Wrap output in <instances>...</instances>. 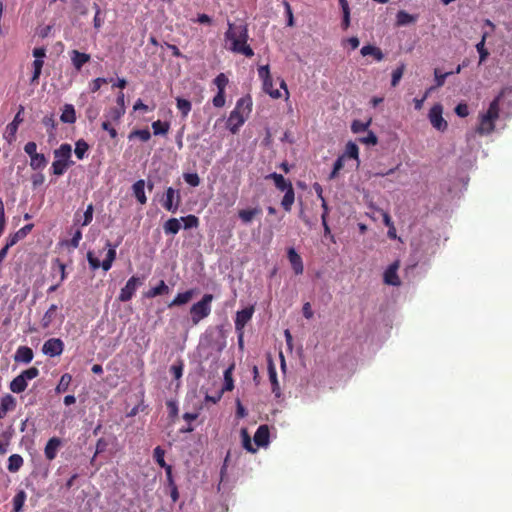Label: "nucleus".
<instances>
[{
    "instance_id": "f257e3e1",
    "label": "nucleus",
    "mask_w": 512,
    "mask_h": 512,
    "mask_svg": "<svg viewBox=\"0 0 512 512\" xmlns=\"http://www.w3.org/2000/svg\"><path fill=\"white\" fill-rule=\"evenodd\" d=\"M249 39L248 27L246 24L235 25L228 22V29L224 33L226 49L232 53L241 54L247 58L254 56V51L247 43Z\"/></svg>"
},
{
    "instance_id": "f03ea898",
    "label": "nucleus",
    "mask_w": 512,
    "mask_h": 512,
    "mask_svg": "<svg viewBox=\"0 0 512 512\" xmlns=\"http://www.w3.org/2000/svg\"><path fill=\"white\" fill-rule=\"evenodd\" d=\"M252 101L251 98L242 97L237 100L235 108L230 112L227 119V129L232 133L236 134L240 127L245 123L246 118L244 116L245 110L247 114L251 112Z\"/></svg>"
},
{
    "instance_id": "7ed1b4c3",
    "label": "nucleus",
    "mask_w": 512,
    "mask_h": 512,
    "mask_svg": "<svg viewBox=\"0 0 512 512\" xmlns=\"http://www.w3.org/2000/svg\"><path fill=\"white\" fill-rule=\"evenodd\" d=\"M212 294H204L202 299L194 303L190 308V319L193 325H197L201 320L208 317L211 313Z\"/></svg>"
},
{
    "instance_id": "20e7f679",
    "label": "nucleus",
    "mask_w": 512,
    "mask_h": 512,
    "mask_svg": "<svg viewBox=\"0 0 512 512\" xmlns=\"http://www.w3.org/2000/svg\"><path fill=\"white\" fill-rule=\"evenodd\" d=\"M40 371L37 367H30L22 371L9 384V388L13 393L19 394L26 390L28 381L38 377Z\"/></svg>"
},
{
    "instance_id": "39448f33",
    "label": "nucleus",
    "mask_w": 512,
    "mask_h": 512,
    "mask_svg": "<svg viewBox=\"0 0 512 512\" xmlns=\"http://www.w3.org/2000/svg\"><path fill=\"white\" fill-rule=\"evenodd\" d=\"M181 203L180 191L173 187H168L165 192V197L162 201V206L169 212L175 213Z\"/></svg>"
},
{
    "instance_id": "423d86ee",
    "label": "nucleus",
    "mask_w": 512,
    "mask_h": 512,
    "mask_svg": "<svg viewBox=\"0 0 512 512\" xmlns=\"http://www.w3.org/2000/svg\"><path fill=\"white\" fill-rule=\"evenodd\" d=\"M443 107L441 104H434L429 111V120L432 126L438 131H445L448 127L447 121L442 116Z\"/></svg>"
},
{
    "instance_id": "0eeeda50",
    "label": "nucleus",
    "mask_w": 512,
    "mask_h": 512,
    "mask_svg": "<svg viewBox=\"0 0 512 512\" xmlns=\"http://www.w3.org/2000/svg\"><path fill=\"white\" fill-rule=\"evenodd\" d=\"M142 285V279L137 276H132L128 279L125 286L121 289L118 300L120 302H128L134 296L137 288Z\"/></svg>"
},
{
    "instance_id": "6e6552de",
    "label": "nucleus",
    "mask_w": 512,
    "mask_h": 512,
    "mask_svg": "<svg viewBox=\"0 0 512 512\" xmlns=\"http://www.w3.org/2000/svg\"><path fill=\"white\" fill-rule=\"evenodd\" d=\"M64 351V342L60 338H50L42 346V353L49 357L60 356Z\"/></svg>"
},
{
    "instance_id": "1a4fd4ad",
    "label": "nucleus",
    "mask_w": 512,
    "mask_h": 512,
    "mask_svg": "<svg viewBox=\"0 0 512 512\" xmlns=\"http://www.w3.org/2000/svg\"><path fill=\"white\" fill-rule=\"evenodd\" d=\"M346 159H352V140H348L345 145V150L334 162L333 169L330 173L329 178H335L338 172L344 167V161Z\"/></svg>"
},
{
    "instance_id": "9d476101",
    "label": "nucleus",
    "mask_w": 512,
    "mask_h": 512,
    "mask_svg": "<svg viewBox=\"0 0 512 512\" xmlns=\"http://www.w3.org/2000/svg\"><path fill=\"white\" fill-rule=\"evenodd\" d=\"M254 313V307H246L240 311H237L235 317V330L240 331L243 330L245 325L252 319Z\"/></svg>"
},
{
    "instance_id": "9b49d317",
    "label": "nucleus",
    "mask_w": 512,
    "mask_h": 512,
    "mask_svg": "<svg viewBox=\"0 0 512 512\" xmlns=\"http://www.w3.org/2000/svg\"><path fill=\"white\" fill-rule=\"evenodd\" d=\"M287 258L295 275H301L304 271L303 260L294 247L287 248Z\"/></svg>"
},
{
    "instance_id": "f8f14e48",
    "label": "nucleus",
    "mask_w": 512,
    "mask_h": 512,
    "mask_svg": "<svg viewBox=\"0 0 512 512\" xmlns=\"http://www.w3.org/2000/svg\"><path fill=\"white\" fill-rule=\"evenodd\" d=\"M69 56L72 66L77 71H81L82 67L91 60L90 54L78 50H71Z\"/></svg>"
},
{
    "instance_id": "ddd939ff",
    "label": "nucleus",
    "mask_w": 512,
    "mask_h": 512,
    "mask_svg": "<svg viewBox=\"0 0 512 512\" xmlns=\"http://www.w3.org/2000/svg\"><path fill=\"white\" fill-rule=\"evenodd\" d=\"M399 268V261L393 262L384 272V283L392 286H399L401 281L397 274Z\"/></svg>"
},
{
    "instance_id": "4468645a",
    "label": "nucleus",
    "mask_w": 512,
    "mask_h": 512,
    "mask_svg": "<svg viewBox=\"0 0 512 512\" xmlns=\"http://www.w3.org/2000/svg\"><path fill=\"white\" fill-rule=\"evenodd\" d=\"M62 445V440L58 437H52L48 440L44 448V455L47 460L52 461L56 458L57 452Z\"/></svg>"
},
{
    "instance_id": "2eb2a0df",
    "label": "nucleus",
    "mask_w": 512,
    "mask_h": 512,
    "mask_svg": "<svg viewBox=\"0 0 512 512\" xmlns=\"http://www.w3.org/2000/svg\"><path fill=\"white\" fill-rule=\"evenodd\" d=\"M34 357L33 350L28 346H19L14 354V361L17 363L29 364Z\"/></svg>"
},
{
    "instance_id": "dca6fc26",
    "label": "nucleus",
    "mask_w": 512,
    "mask_h": 512,
    "mask_svg": "<svg viewBox=\"0 0 512 512\" xmlns=\"http://www.w3.org/2000/svg\"><path fill=\"white\" fill-rule=\"evenodd\" d=\"M93 212H94V206L92 203H90L83 215L81 216L79 211H77L74 215V225H81V226H87L89 225L93 220Z\"/></svg>"
},
{
    "instance_id": "f3484780",
    "label": "nucleus",
    "mask_w": 512,
    "mask_h": 512,
    "mask_svg": "<svg viewBox=\"0 0 512 512\" xmlns=\"http://www.w3.org/2000/svg\"><path fill=\"white\" fill-rule=\"evenodd\" d=\"M72 155V147L68 143H63L59 148L54 150V157L56 160H61L64 162H69L74 165V161L71 160Z\"/></svg>"
},
{
    "instance_id": "a211bd4d",
    "label": "nucleus",
    "mask_w": 512,
    "mask_h": 512,
    "mask_svg": "<svg viewBox=\"0 0 512 512\" xmlns=\"http://www.w3.org/2000/svg\"><path fill=\"white\" fill-rule=\"evenodd\" d=\"M16 407V399L11 394H5L0 399V419L4 418L9 411Z\"/></svg>"
},
{
    "instance_id": "6ab92c4d",
    "label": "nucleus",
    "mask_w": 512,
    "mask_h": 512,
    "mask_svg": "<svg viewBox=\"0 0 512 512\" xmlns=\"http://www.w3.org/2000/svg\"><path fill=\"white\" fill-rule=\"evenodd\" d=\"M269 428L267 425H260L255 434L254 442L258 447H264L269 444Z\"/></svg>"
},
{
    "instance_id": "aec40b11",
    "label": "nucleus",
    "mask_w": 512,
    "mask_h": 512,
    "mask_svg": "<svg viewBox=\"0 0 512 512\" xmlns=\"http://www.w3.org/2000/svg\"><path fill=\"white\" fill-rule=\"evenodd\" d=\"M33 224H26L22 228H20L18 231H16L14 234H11L7 238L8 246H14L18 241L25 238L33 229Z\"/></svg>"
},
{
    "instance_id": "412c9836",
    "label": "nucleus",
    "mask_w": 512,
    "mask_h": 512,
    "mask_svg": "<svg viewBox=\"0 0 512 512\" xmlns=\"http://www.w3.org/2000/svg\"><path fill=\"white\" fill-rule=\"evenodd\" d=\"M266 179H271L274 181V184H275V187L280 190V191H287L288 189H290V187H293L292 186V183L285 179L283 177V175L281 174H278L276 172H273V173H270L269 175L266 176Z\"/></svg>"
},
{
    "instance_id": "4be33fe9",
    "label": "nucleus",
    "mask_w": 512,
    "mask_h": 512,
    "mask_svg": "<svg viewBox=\"0 0 512 512\" xmlns=\"http://www.w3.org/2000/svg\"><path fill=\"white\" fill-rule=\"evenodd\" d=\"M145 185L146 184H145V181L143 179L137 180L132 185L133 195L135 196V198L137 199V201L140 204H145L147 202V197L145 195Z\"/></svg>"
},
{
    "instance_id": "5701e85b",
    "label": "nucleus",
    "mask_w": 512,
    "mask_h": 512,
    "mask_svg": "<svg viewBox=\"0 0 512 512\" xmlns=\"http://www.w3.org/2000/svg\"><path fill=\"white\" fill-rule=\"evenodd\" d=\"M418 19V15H412L406 12L405 10H400L396 14V26H406L412 23H415Z\"/></svg>"
},
{
    "instance_id": "b1692460",
    "label": "nucleus",
    "mask_w": 512,
    "mask_h": 512,
    "mask_svg": "<svg viewBox=\"0 0 512 512\" xmlns=\"http://www.w3.org/2000/svg\"><path fill=\"white\" fill-rule=\"evenodd\" d=\"M194 290H187L182 293H178L175 298L168 304V307L171 308L173 306H182L187 304L193 297Z\"/></svg>"
},
{
    "instance_id": "393cba45",
    "label": "nucleus",
    "mask_w": 512,
    "mask_h": 512,
    "mask_svg": "<svg viewBox=\"0 0 512 512\" xmlns=\"http://www.w3.org/2000/svg\"><path fill=\"white\" fill-rule=\"evenodd\" d=\"M268 375L272 386V392L275 394L276 397H279L281 393L279 383L277 380V372L271 360L268 363Z\"/></svg>"
},
{
    "instance_id": "a878e982",
    "label": "nucleus",
    "mask_w": 512,
    "mask_h": 512,
    "mask_svg": "<svg viewBox=\"0 0 512 512\" xmlns=\"http://www.w3.org/2000/svg\"><path fill=\"white\" fill-rule=\"evenodd\" d=\"M360 52L364 57L372 56L373 59L377 62H380L384 58V54L382 53L381 49L373 45L363 46Z\"/></svg>"
},
{
    "instance_id": "bb28decb",
    "label": "nucleus",
    "mask_w": 512,
    "mask_h": 512,
    "mask_svg": "<svg viewBox=\"0 0 512 512\" xmlns=\"http://www.w3.org/2000/svg\"><path fill=\"white\" fill-rule=\"evenodd\" d=\"M63 123L73 124L76 122V112L72 104H65L60 116Z\"/></svg>"
},
{
    "instance_id": "cd10ccee",
    "label": "nucleus",
    "mask_w": 512,
    "mask_h": 512,
    "mask_svg": "<svg viewBox=\"0 0 512 512\" xmlns=\"http://www.w3.org/2000/svg\"><path fill=\"white\" fill-rule=\"evenodd\" d=\"M261 212L262 210L260 207L242 209L238 212V217L244 224H249L253 220V218L261 214Z\"/></svg>"
},
{
    "instance_id": "c85d7f7f",
    "label": "nucleus",
    "mask_w": 512,
    "mask_h": 512,
    "mask_svg": "<svg viewBox=\"0 0 512 512\" xmlns=\"http://www.w3.org/2000/svg\"><path fill=\"white\" fill-rule=\"evenodd\" d=\"M57 310L58 306L56 304H51L47 311L44 313L41 319V326L43 329H47L51 326L53 320L55 319Z\"/></svg>"
},
{
    "instance_id": "c756f323",
    "label": "nucleus",
    "mask_w": 512,
    "mask_h": 512,
    "mask_svg": "<svg viewBox=\"0 0 512 512\" xmlns=\"http://www.w3.org/2000/svg\"><path fill=\"white\" fill-rule=\"evenodd\" d=\"M169 292V287L165 283V281L161 280L159 284L155 287H152L148 291L144 293L146 298H154L159 295L167 294Z\"/></svg>"
},
{
    "instance_id": "7c9ffc66",
    "label": "nucleus",
    "mask_w": 512,
    "mask_h": 512,
    "mask_svg": "<svg viewBox=\"0 0 512 512\" xmlns=\"http://www.w3.org/2000/svg\"><path fill=\"white\" fill-rule=\"evenodd\" d=\"M180 229V220L177 218H170L163 225V230L166 235H176Z\"/></svg>"
},
{
    "instance_id": "2f4dec72",
    "label": "nucleus",
    "mask_w": 512,
    "mask_h": 512,
    "mask_svg": "<svg viewBox=\"0 0 512 512\" xmlns=\"http://www.w3.org/2000/svg\"><path fill=\"white\" fill-rule=\"evenodd\" d=\"M495 129V121L488 119L485 115L481 116L479 127L477 131L479 134H490Z\"/></svg>"
},
{
    "instance_id": "473e14b6",
    "label": "nucleus",
    "mask_w": 512,
    "mask_h": 512,
    "mask_svg": "<svg viewBox=\"0 0 512 512\" xmlns=\"http://www.w3.org/2000/svg\"><path fill=\"white\" fill-rule=\"evenodd\" d=\"M503 92L497 96L489 105L487 112L484 114L488 119L496 121L499 117V103Z\"/></svg>"
},
{
    "instance_id": "72a5a7b5",
    "label": "nucleus",
    "mask_w": 512,
    "mask_h": 512,
    "mask_svg": "<svg viewBox=\"0 0 512 512\" xmlns=\"http://www.w3.org/2000/svg\"><path fill=\"white\" fill-rule=\"evenodd\" d=\"M503 92L497 96L489 105L487 112L484 114L488 119L496 121L499 117V103Z\"/></svg>"
},
{
    "instance_id": "f704fd0d",
    "label": "nucleus",
    "mask_w": 512,
    "mask_h": 512,
    "mask_svg": "<svg viewBox=\"0 0 512 512\" xmlns=\"http://www.w3.org/2000/svg\"><path fill=\"white\" fill-rule=\"evenodd\" d=\"M48 160L44 154L38 153L30 158V167L33 170H41L47 166Z\"/></svg>"
},
{
    "instance_id": "c9c22d12",
    "label": "nucleus",
    "mask_w": 512,
    "mask_h": 512,
    "mask_svg": "<svg viewBox=\"0 0 512 512\" xmlns=\"http://www.w3.org/2000/svg\"><path fill=\"white\" fill-rule=\"evenodd\" d=\"M294 200H295L294 188L290 187V189L285 191V194H284V196L282 198V201H281V206L283 207V209L285 211L290 212L291 208H292V205L294 203Z\"/></svg>"
},
{
    "instance_id": "e433bc0d",
    "label": "nucleus",
    "mask_w": 512,
    "mask_h": 512,
    "mask_svg": "<svg viewBox=\"0 0 512 512\" xmlns=\"http://www.w3.org/2000/svg\"><path fill=\"white\" fill-rule=\"evenodd\" d=\"M22 465H23V458H22L21 455H19V454H12L8 458L7 469L10 472L15 473V472L19 471V469L22 467Z\"/></svg>"
},
{
    "instance_id": "4c0bfd02",
    "label": "nucleus",
    "mask_w": 512,
    "mask_h": 512,
    "mask_svg": "<svg viewBox=\"0 0 512 512\" xmlns=\"http://www.w3.org/2000/svg\"><path fill=\"white\" fill-rule=\"evenodd\" d=\"M176 106L180 111L182 118H186L192 109V104L189 100L181 97L176 98Z\"/></svg>"
},
{
    "instance_id": "58836bf2",
    "label": "nucleus",
    "mask_w": 512,
    "mask_h": 512,
    "mask_svg": "<svg viewBox=\"0 0 512 512\" xmlns=\"http://www.w3.org/2000/svg\"><path fill=\"white\" fill-rule=\"evenodd\" d=\"M26 493L24 490H20L13 497V510L12 512H21L26 500Z\"/></svg>"
},
{
    "instance_id": "ea45409f",
    "label": "nucleus",
    "mask_w": 512,
    "mask_h": 512,
    "mask_svg": "<svg viewBox=\"0 0 512 512\" xmlns=\"http://www.w3.org/2000/svg\"><path fill=\"white\" fill-rule=\"evenodd\" d=\"M88 150L89 145L84 139H79L78 141H76L74 153L79 160L85 158Z\"/></svg>"
},
{
    "instance_id": "a19ab883",
    "label": "nucleus",
    "mask_w": 512,
    "mask_h": 512,
    "mask_svg": "<svg viewBox=\"0 0 512 512\" xmlns=\"http://www.w3.org/2000/svg\"><path fill=\"white\" fill-rule=\"evenodd\" d=\"M263 82V90L265 93H267L270 97L274 99H278L281 97V93L278 89L273 88V80L272 77L265 79Z\"/></svg>"
},
{
    "instance_id": "79ce46f5",
    "label": "nucleus",
    "mask_w": 512,
    "mask_h": 512,
    "mask_svg": "<svg viewBox=\"0 0 512 512\" xmlns=\"http://www.w3.org/2000/svg\"><path fill=\"white\" fill-rule=\"evenodd\" d=\"M70 166H72V164H70L69 162H64V161L55 159V161L52 163V166H51L52 173L56 176H61L66 172V170Z\"/></svg>"
},
{
    "instance_id": "37998d69",
    "label": "nucleus",
    "mask_w": 512,
    "mask_h": 512,
    "mask_svg": "<svg viewBox=\"0 0 512 512\" xmlns=\"http://www.w3.org/2000/svg\"><path fill=\"white\" fill-rule=\"evenodd\" d=\"M339 4L343 11L342 28L347 29L350 26V7L347 0H339Z\"/></svg>"
},
{
    "instance_id": "c03bdc74",
    "label": "nucleus",
    "mask_w": 512,
    "mask_h": 512,
    "mask_svg": "<svg viewBox=\"0 0 512 512\" xmlns=\"http://www.w3.org/2000/svg\"><path fill=\"white\" fill-rule=\"evenodd\" d=\"M72 381V376L68 373H65L61 376L58 385L55 388L56 393H64L69 389L70 383Z\"/></svg>"
},
{
    "instance_id": "a18cd8bd",
    "label": "nucleus",
    "mask_w": 512,
    "mask_h": 512,
    "mask_svg": "<svg viewBox=\"0 0 512 512\" xmlns=\"http://www.w3.org/2000/svg\"><path fill=\"white\" fill-rule=\"evenodd\" d=\"M122 237H120L114 244L111 243L109 240L106 241L105 247L108 249L106 258L107 260H110L112 262L116 259V248L121 244Z\"/></svg>"
},
{
    "instance_id": "49530a36",
    "label": "nucleus",
    "mask_w": 512,
    "mask_h": 512,
    "mask_svg": "<svg viewBox=\"0 0 512 512\" xmlns=\"http://www.w3.org/2000/svg\"><path fill=\"white\" fill-rule=\"evenodd\" d=\"M152 129L154 135H166L170 129V124L168 122H162L160 120L154 121L152 123Z\"/></svg>"
},
{
    "instance_id": "de8ad7c7",
    "label": "nucleus",
    "mask_w": 512,
    "mask_h": 512,
    "mask_svg": "<svg viewBox=\"0 0 512 512\" xmlns=\"http://www.w3.org/2000/svg\"><path fill=\"white\" fill-rule=\"evenodd\" d=\"M486 34L482 36L479 43L476 44L477 52L479 53V65L486 61L489 56V51L485 48Z\"/></svg>"
},
{
    "instance_id": "09e8293b",
    "label": "nucleus",
    "mask_w": 512,
    "mask_h": 512,
    "mask_svg": "<svg viewBox=\"0 0 512 512\" xmlns=\"http://www.w3.org/2000/svg\"><path fill=\"white\" fill-rule=\"evenodd\" d=\"M134 137L139 138L142 142H147L151 138V133L148 128L138 129L132 131L128 136L130 140L133 139Z\"/></svg>"
},
{
    "instance_id": "8fccbe9b",
    "label": "nucleus",
    "mask_w": 512,
    "mask_h": 512,
    "mask_svg": "<svg viewBox=\"0 0 512 512\" xmlns=\"http://www.w3.org/2000/svg\"><path fill=\"white\" fill-rule=\"evenodd\" d=\"M125 111H126L125 108L113 107V108H110L106 117L108 118V120H112L114 122H119L121 117L125 114Z\"/></svg>"
},
{
    "instance_id": "3c124183",
    "label": "nucleus",
    "mask_w": 512,
    "mask_h": 512,
    "mask_svg": "<svg viewBox=\"0 0 512 512\" xmlns=\"http://www.w3.org/2000/svg\"><path fill=\"white\" fill-rule=\"evenodd\" d=\"M184 223V229L196 228L199 225V219L195 215H187L180 218Z\"/></svg>"
},
{
    "instance_id": "603ef678",
    "label": "nucleus",
    "mask_w": 512,
    "mask_h": 512,
    "mask_svg": "<svg viewBox=\"0 0 512 512\" xmlns=\"http://www.w3.org/2000/svg\"><path fill=\"white\" fill-rule=\"evenodd\" d=\"M218 91L225 92V88L229 82L227 76L224 73L218 74L213 80Z\"/></svg>"
},
{
    "instance_id": "864d4df0",
    "label": "nucleus",
    "mask_w": 512,
    "mask_h": 512,
    "mask_svg": "<svg viewBox=\"0 0 512 512\" xmlns=\"http://www.w3.org/2000/svg\"><path fill=\"white\" fill-rule=\"evenodd\" d=\"M42 123L45 127L48 128V133L50 135H53L54 130L56 129V126H57L54 115L50 114V115L44 116V118L42 119Z\"/></svg>"
},
{
    "instance_id": "5fc2aeb1",
    "label": "nucleus",
    "mask_w": 512,
    "mask_h": 512,
    "mask_svg": "<svg viewBox=\"0 0 512 512\" xmlns=\"http://www.w3.org/2000/svg\"><path fill=\"white\" fill-rule=\"evenodd\" d=\"M24 110L23 106H20V109L19 111L17 112V114L15 115L13 121L11 123L8 124L7 126V130L11 133V134H14L17 129H18V125L22 122V118L20 117L22 111Z\"/></svg>"
},
{
    "instance_id": "6e6d98bb",
    "label": "nucleus",
    "mask_w": 512,
    "mask_h": 512,
    "mask_svg": "<svg viewBox=\"0 0 512 512\" xmlns=\"http://www.w3.org/2000/svg\"><path fill=\"white\" fill-rule=\"evenodd\" d=\"M184 181L192 187H197L200 184V177L197 173H183Z\"/></svg>"
},
{
    "instance_id": "4d7b16f0",
    "label": "nucleus",
    "mask_w": 512,
    "mask_h": 512,
    "mask_svg": "<svg viewBox=\"0 0 512 512\" xmlns=\"http://www.w3.org/2000/svg\"><path fill=\"white\" fill-rule=\"evenodd\" d=\"M452 75V72H445L441 73L439 69L434 70V77H435V86L436 87H442L445 83V80L447 77Z\"/></svg>"
},
{
    "instance_id": "13d9d810",
    "label": "nucleus",
    "mask_w": 512,
    "mask_h": 512,
    "mask_svg": "<svg viewBox=\"0 0 512 512\" xmlns=\"http://www.w3.org/2000/svg\"><path fill=\"white\" fill-rule=\"evenodd\" d=\"M229 457H230V452L227 453V455H226V457L224 459L223 465H222V467L220 469V482H219V485H218V490H221L222 487L224 486L225 478H226V475H227V467H228Z\"/></svg>"
},
{
    "instance_id": "bf43d9fd",
    "label": "nucleus",
    "mask_w": 512,
    "mask_h": 512,
    "mask_svg": "<svg viewBox=\"0 0 512 512\" xmlns=\"http://www.w3.org/2000/svg\"><path fill=\"white\" fill-rule=\"evenodd\" d=\"M358 142L360 143H363L365 145H376L377 142H378V139H377V136L372 132V131H369L368 134L364 137H359L357 139Z\"/></svg>"
},
{
    "instance_id": "052dcab7",
    "label": "nucleus",
    "mask_w": 512,
    "mask_h": 512,
    "mask_svg": "<svg viewBox=\"0 0 512 512\" xmlns=\"http://www.w3.org/2000/svg\"><path fill=\"white\" fill-rule=\"evenodd\" d=\"M234 388L233 379L231 377V368L224 372V385L222 391H231Z\"/></svg>"
},
{
    "instance_id": "680f3d73",
    "label": "nucleus",
    "mask_w": 512,
    "mask_h": 512,
    "mask_svg": "<svg viewBox=\"0 0 512 512\" xmlns=\"http://www.w3.org/2000/svg\"><path fill=\"white\" fill-rule=\"evenodd\" d=\"M242 433V443H243V447L248 451V452H256V449L253 447L252 443H251V439H250V436L248 435L247 431L245 429H242L241 431Z\"/></svg>"
},
{
    "instance_id": "e2e57ef3",
    "label": "nucleus",
    "mask_w": 512,
    "mask_h": 512,
    "mask_svg": "<svg viewBox=\"0 0 512 512\" xmlns=\"http://www.w3.org/2000/svg\"><path fill=\"white\" fill-rule=\"evenodd\" d=\"M404 72V66H400L396 68L392 73L391 85L393 87L397 86L399 81L401 80Z\"/></svg>"
},
{
    "instance_id": "0e129e2a",
    "label": "nucleus",
    "mask_w": 512,
    "mask_h": 512,
    "mask_svg": "<svg viewBox=\"0 0 512 512\" xmlns=\"http://www.w3.org/2000/svg\"><path fill=\"white\" fill-rule=\"evenodd\" d=\"M213 106L221 108L225 105V92L217 91V94L212 99Z\"/></svg>"
},
{
    "instance_id": "69168bd1",
    "label": "nucleus",
    "mask_w": 512,
    "mask_h": 512,
    "mask_svg": "<svg viewBox=\"0 0 512 512\" xmlns=\"http://www.w3.org/2000/svg\"><path fill=\"white\" fill-rule=\"evenodd\" d=\"M164 456H165L164 449H162V447H160V446H157L153 451V457H154L155 462L158 465L164 464V462H165Z\"/></svg>"
},
{
    "instance_id": "338daca9",
    "label": "nucleus",
    "mask_w": 512,
    "mask_h": 512,
    "mask_svg": "<svg viewBox=\"0 0 512 512\" xmlns=\"http://www.w3.org/2000/svg\"><path fill=\"white\" fill-rule=\"evenodd\" d=\"M183 363L180 361L177 364H173L170 367V372L174 376L175 379H180L183 375Z\"/></svg>"
},
{
    "instance_id": "774afa93",
    "label": "nucleus",
    "mask_w": 512,
    "mask_h": 512,
    "mask_svg": "<svg viewBox=\"0 0 512 512\" xmlns=\"http://www.w3.org/2000/svg\"><path fill=\"white\" fill-rule=\"evenodd\" d=\"M87 260L92 270H97L98 268H100L101 262L97 257L94 256L93 252L89 251L87 253Z\"/></svg>"
}]
</instances>
